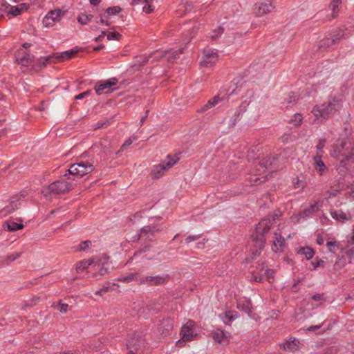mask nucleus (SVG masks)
Here are the masks:
<instances>
[{"mask_svg":"<svg viewBox=\"0 0 354 354\" xmlns=\"http://www.w3.org/2000/svg\"><path fill=\"white\" fill-rule=\"evenodd\" d=\"M173 330V321L170 319L162 320L158 327V331L164 336H167Z\"/></svg>","mask_w":354,"mask_h":354,"instance_id":"21","label":"nucleus"},{"mask_svg":"<svg viewBox=\"0 0 354 354\" xmlns=\"http://www.w3.org/2000/svg\"><path fill=\"white\" fill-rule=\"evenodd\" d=\"M218 53L212 50H204V55L200 62L201 66L209 67L218 60Z\"/></svg>","mask_w":354,"mask_h":354,"instance_id":"14","label":"nucleus"},{"mask_svg":"<svg viewBox=\"0 0 354 354\" xmlns=\"http://www.w3.org/2000/svg\"><path fill=\"white\" fill-rule=\"evenodd\" d=\"M346 255L348 258H354V246L346 251Z\"/></svg>","mask_w":354,"mask_h":354,"instance_id":"62","label":"nucleus"},{"mask_svg":"<svg viewBox=\"0 0 354 354\" xmlns=\"http://www.w3.org/2000/svg\"><path fill=\"white\" fill-rule=\"evenodd\" d=\"M94 170L93 164L88 161L80 160L76 163L71 165L70 168L67 170V174L75 176L77 177H82L84 175L91 173Z\"/></svg>","mask_w":354,"mask_h":354,"instance_id":"5","label":"nucleus"},{"mask_svg":"<svg viewBox=\"0 0 354 354\" xmlns=\"http://www.w3.org/2000/svg\"><path fill=\"white\" fill-rule=\"evenodd\" d=\"M72 189V184L64 179L56 180L45 188L42 193L47 196L51 194H59L68 192Z\"/></svg>","mask_w":354,"mask_h":354,"instance_id":"4","label":"nucleus"},{"mask_svg":"<svg viewBox=\"0 0 354 354\" xmlns=\"http://www.w3.org/2000/svg\"><path fill=\"white\" fill-rule=\"evenodd\" d=\"M77 53L76 50H71L62 52L61 53L54 54V59H57L59 62H64L72 58Z\"/></svg>","mask_w":354,"mask_h":354,"instance_id":"25","label":"nucleus"},{"mask_svg":"<svg viewBox=\"0 0 354 354\" xmlns=\"http://www.w3.org/2000/svg\"><path fill=\"white\" fill-rule=\"evenodd\" d=\"M93 16L92 15H87V14H84V13H81L78 15L77 17V21L82 24V25H86L87 24L89 21H91V19H93Z\"/></svg>","mask_w":354,"mask_h":354,"instance_id":"35","label":"nucleus"},{"mask_svg":"<svg viewBox=\"0 0 354 354\" xmlns=\"http://www.w3.org/2000/svg\"><path fill=\"white\" fill-rule=\"evenodd\" d=\"M39 299H40L39 297H35L32 299L30 304H26L25 306L32 307V306L36 305L39 302Z\"/></svg>","mask_w":354,"mask_h":354,"instance_id":"61","label":"nucleus"},{"mask_svg":"<svg viewBox=\"0 0 354 354\" xmlns=\"http://www.w3.org/2000/svg\"><path fill=\"white\" fill-rule=\"evenodd\" d=\"M66 11L62 9H56L49 11L43 19V24L46 27H51L57 22L59 21L60 18L65 14Z\"/></svg>","mask_w":354,"mask_h":354,"instance_id":"12","label":"nucleus"},{"mask_svg":"<svg viewBox=\"0 0 354 354\" xmlns=\"http://www.w3.org/2000/svg\"><path fill=\"white\" fill-rule=\"evenodd\" d=\"M201 235H189L185 239V243H189L192 241H197L200 239Z\"/></svg>","mask_w":354,"mask_h":354,"instance_id":"52","label":"nucleus"},{"mask_svg":"<svg viewBox=\"0 0 354 354\" xmlns=\"http://www.w3.org/2000/svg\"><path fill=\"white\" fill-rule=\"evenodd\" d=\"M322 154L317 152L314 157V167L317 172L320 175H323L327 170V167L322 160Z\"/></svg>","mask_w":354,"mask_h":354,"instance_id":"20","label":"nucleus"},{"mask_svg":"<svg viewBox=\"0 0 354 354\" xmlns=\"http://www.w3.org/2000/svg\"><path fill=\"white\" fill-rule=\"evenodd\" d=\"M27 9L28 6L26 3H20L17 6H12L8 3H3L0 7V11H3L13 16H18L21 15L24 10Z\"/></svg>","mask_w":354,"mask_h":354,"instance_id":"13","label":"nucleus"},{"mask_svg":"<svg viewBox=\"0 0 354 354\" xmlns=\"http://www.w3.org/2000/svg\"><path fill=\"white\" fill-rule=\"evenodd\" d=\"M91 241L89 240L82 241L80 245L77 246V250L80 252L85 251L86 250L91 248Z\"/></svg>","mask_w":354,"mask_h":354,"instance_id":"38","label":"nucleus"},{"mask_svg":"<svg viewBox=\"0 0 354 354\" xmlns=\"http://www.w3.org/2000/svg\"><path fill=\"white\" fill-rule=\"evenodd\" d=\"M266 275L268 279H272L274 276V270L272 269H268L266 270Z\"/></svg>","mask_w":354,"mask_h":354,"instance_id":"59","label":"nucleus"},{"mask_svg":"<svg viewBox=\"0 0 354 354\" xmlns=\"http://www.w3.org/2000/svg\"><path fill=\"white\" fill-rule=\"evenodd\" d=\"M133 142V140L131 138H129L121 146L120 150L123 151L124 149H127L129 146H130Z\"/></svg>","mask_w":354,"mask_h":354,"instance_id":"54","label":"nucleus"},{"mask_svg":"<svg viewBox=\"0 0 354 354\" xmlns=\"http://www.w3.org/2000/svg\"><path fill=\"white\" fill-rule=\"evenodd\" d=\"M318 210L317 203H315L310 205L308 208H306L303 212V216L304 217H308L311 216L313 214L316 212Z\"/></svg>","mask_w":354,"mask_h":354,"instance_id":"36","label":"nucleus"},{"mask_svg":"<svg viewBox=\"0 0 354 354\" xmlns=\"http://www.w3.org/2000/svg\"><path fill=\"white\" fill-rule=\"evenodd\" d=\"M108 40H120L121 35L118 32H111L106 34Z\"/></svg>","mask_w":354,"mask_h":354,"instance_id":"45","label":"nucleus"},{"mask_svg":"<svg viewBox=\"0 0 354 354\" xmlns=\"http://www.w3.org/2000/svg\"><path fill=\"white\" fill-rule=\"evenodd\" d=\"M224 32V29L223 27H218V29L214 30L212 31V34L210 35L211 38L213 39H217L220 37Z\"/></svg>","mask_w":354,"mask_h":354,"instance_id":"44","label":"nucleus"},{"mask_svg":"<svg viewBox=\"0 0 354 354\" xmlns=\"http://www.w3.org/2000/svg\"><path fill=\"white\" fill-rule=\"evenodd\" d=\"M265 180H266V178H265L264 177H263V180H261V178H259V177H257V176H254L253 177V178L251 180V181L254 183V184H253V185H257V183H261L264 182V181H265Z\"/></svg>","mask_w":354,"mask_h":354,"instance_id":"60","label":"nucleus"},{"mask_svg":"<svg viewBox=\"0 0 354 354\" xmlns=\"http://www.w3.org/2000/svg\"><path fill=\"white\" fill-rule=\"evenodd\" d=\"M274 9L271 0H257L253 8V13L257 17H261L271 12Z\"/></svg>","mask_w":354,"mask_h":354,"instance_id":"9","label":"nucleus"},{"mask_svg":"<svg viewBox=\"0 0 354 354\" xmlns=\"http://www.w3.org/2000/svg\"><path fill=\"white\" fill-rule=\"evenodd\" d=\"M20 207V203H19V200H12L10 204L4 208V211L6 214H11L16 209H19Z\"/></svg>","mask_w":354,"mask_h":354,"instance_id":"32","label":"nucleus"},{"mask_svg":"<svg viewBox=\"0 0 354 354\" xmlns=\"http://www.w3.org/2000/svg\"><path fill=\"white\" fill-rule=\"evenodd\" d=\"M325 262L322 260H317V261L312 262L311 265L313 266V270H315L318 267H324Z\"/></svg>","mask_w":354,"mask_h":354,"instance_id":"51","label":"nucleus"},{"mask_svg":"<svg viewBox=\"0 0 354 354\" xmlns=\"http://www.w3.org/2000/svg\"><path fill=\"white\" fill-rule=\"evenodd\" d=\"M194 322L189 320L185 325L183 326L180 331L182 339L184 341H189L193 337V326Z\"/></svg>","mask_w":354,"mask_h":354,"instance_id":"18","label":"nucleus"},{"mask_svg":"<svg viewBox=\"0 0 354 354\" xmlns=\"http://www.w3.org/2000/svg\"><path fill=\"white\" fill-rule=\"evenodd\" d=\"M136 276H137V274L130 273L125 277H120L119 281H122V282H130V281H133V279H137Z\"/></svg>","mask_w":354,"mask_h":354,"instance_id":"42","label":"nucleus"},{"mask_svg":"<svg viewBox=\"0 0 354 354\" xmlns=\"http://www.w3.org/2000/svg\"><path fill=\"white\" fill-rule=\"evenodd\" d=\"M99 21L101 24H105L106 26H109L110 25V23L109 22V21L106 19V16L104 15H100V20H99Z\"/></svg>","mask_w":354,"mask_h":354,"instance_id":"56","label":"nucleus"},{"mask_svg":"<svg viewBox=\"0 0 354 354\" xmlns=\"http://www.w3.org/2000/svg\"><path fill=\"white\" fill-rule=\"evenodd\" d=\"M21 252H15L12 254H8L6 257V263H8L11 261H14L15 260L21 257Z\"/></svg>","mask_w":354,"mask_h":354,"instance_id":"41","label":"nucleus"},{"mask_svg":"<svg viewBox=\"0 0 354 354\" xmlns=\"http://www.w3.org/2000/svg\"><path fill=\"white\" fill-rule=\"evenodd\" d=\"M342 107V100L333 95H330L324 103L320 105H315L312 113L315 116L314 124H321L326 120L332 117Z\"/></svg>","mask_w":354,"mask_h":354,"instance_id":"1","label":"nucleus"},{"mask_svg":"<svg viewBox=\"0 0 354 354\" xmlns=\"http://www.w3.org/2000/svg\"><path fill=\"white\" fill-rule=\"evenodd\" d=\"M344 187V185L341 183L338 182V184L337 185H330V188L333 189V195L335 196L336 193L339 192L341 189H343Z\"/></svg>","mask_w":354,"mask_h":354,"instance_id":"47","label":"nucleus"},{"mask_svg":"<svg viewBox=\"0 0 354 354\" xmlns=\"http://www.w3.org/2000/svg\"><path fill=\"white\" fill-rule=\"evenodd\" d=\"M184 48H181L178 50H167L164 52H157L155 55L154 59L159 61L162 57H166L169 62H173L176 59L180 54L183 53Z\"/></svg>","mask_w":354,"mask_h":354,"instance_id":"15","label":"nucleus"},{"mask_svg":"<svg viewBox=\"0 0 354 354\" xmlns=\"http://www.w3.org/2000/svg\"><path fill=\"white\" fill-rule=\"evenodd\" d=\"M94 263L93 259H84L77 263L76 266V271L80 273L85 270L89 266Z\"/></svg>","mask_w":354,"mask_h":354,"instance_id":"27","label":"nucleus"},{"mask_svg":"<svg viewBox=\"0 0 354 354\" xmlns=\"http://www.w3.org/2000/svg\"><path fill=\"white\" fill-rule=\"evenodd\" d=\"M347 145L346 142H342L341 149L334 150L333 152L334 155L337 157L339 156L344 157L340 160L339 165L337 169L339 174L342 176H344L347 173L348 167H354V153L349 150L350 147L347 146Z\"/></svg>","mask_w":354,"mask_h":354,"instance_id":"3","label":"nucleus"},{"mask_svg":"<svg viewBox=\"0 0 354 354\" xmlns=\"http://www.w3.org/2000/svg\"><path fill=\"white\" fill-rule=\"evenodd\" d=\"M298 254L304 255L308 260H310L313 257L315 251L310 247H302L299 250Z\"/></svg>","mask_w":354,"mask_h":354,"instance_id":"31","label":"nucleus"},{"mask_svg":"<svg viewBox=\"0 0 354 354\" xmlns=\"http://www.w3.org/2000/svg\"><path fill=\"white\" fill-rule=\"evenodd\" d=\"M142 218V213L140 212L135 213L131 217H129V220L132 224H135L136 222L140 221Z\"/></svg>","mask_w":354,"mask_h":354,"instance_id":"46","label":"nucleus"},{"mask_svg":"<svg viewBox=\"0 0 354 354\" xmlns=\"http://www.w3.org/2000/svg\"><path fill=\"white\" fill-rule=\"evenodd\" d=\"M344 38V32L342 30H338L328 34L325 38L322 39L319 43V49L325 50L330 46L338 43Z\"/></svg>","mask_w":354,"mask_h":354,"instance_id":"8","label":"nucleus"},{"mask_svg":"<svg viewBox=\"0 0 354 354\" xmlns=\"http://www.w3.org/2000/svg\"><path fill=\"white\" fill-rule=\"evenodd\" d=\"M169 277L167 274L156 276H145L138 279L139 284H147L148 286H160L167 283Z\"/></svg>","mask_w":354,"mask_h":354,"instance_id":"10","label":"nucleus"},{"mask_svg":"<svg viewBox=\"0 0 354 354\" xmlns=\"http://www.w3.org/2000/svg\"><path fill=\"white\" fill-rule=\"evenodd\" d=\"M213 108L212 104H209V102H207L205 104H204L200 110H198V112H205L210 109Z\"/></svg>","mask_w":354,"mask_h":354,"instance_id":"58","label":"nucleus"},{"mask_svg":"<svg viewBox=\"0 0 354 354\" xmlns=\"http://www.w3.org/2000/svg\"><path fill=\"white\" fill-rule=\"evenodd\" d=\"M311 299L315 301H319L321 303L326 301L324 294H315L311 297Z\"/></svg>","mask_w":354,"mask_h":354,"instance_id":"48","label":"nucleus"},{"mask_svg":"<svg viewBox=\"0 0 354 354\" xmlns=\"http://www.w3.org/2000/svg\"><path fill=\"white\" fill-rule=\"evenodd\" d=\"M241 118L240 113L234 112L232 115L229 116L228 118H225L223 122H226L229 128H232L236 124Z\"/></svg>","mask_w":354,"mask_h":354,"instance_id":"26","label":"nucleus"},{"mask_svg":"<svg viewBox=\"0 0 354 354\" xmlns=\"http://www.w3.org/2000/svg\"><path fill=\"white\" fill-rule=\"evenodd\" d=\"M235 90H233L230 94L227 95L224 91H221L218 95L210 99L208 102L209 104H212L213 107L219 104L220 102L228 100L230 96L234 93Z\"/></svg>","mask_w":354,"mask_h":354,"instance_id":"23","label":"nucleus"},{"mask_svg":"<svg viewBox=\"0 0 354 354\" xmlns=\"http://www.w3.org/2000/svg\"><path fill=\"white\" fill-rule=\"evenodd\" d=\"M90 93H91V91H85V92L81 93H80L79 95H76L75 98L76 100H82V99H84L85 97H86V96L89 95H90Z\"/></svg>","mask_w":354,"mask_h":354,"instance_id":"53","label":"nucleus"},{"mask_svg":"<svg viewBox=\"0 0 354 354\" xmlns=\"http://www.w3.org/2000/svg\"><path fill=\"white\" fill-rule=\"evenodd\" d=\"M149 249V245H145V247L139 249L136 253H135V255L138 254H141V253H143V252H145L147 251H148Z\"/></svg>","mask_w":354,"mask_h":354,"instance_id":"63","label":"nucleus"},{"mask_svg":"<svg viewBox=\"0 0 354 354\" xmlns=\"http://www.w3.org/2000/svg\"><path fill=\"white\" fill-rule=\"evenodd\" d=\"M294 186L295 188L304 189L305 187V183L302 180H297L296 182H294Z\"/></svg>","mask_w":354,"mask_h":354,"instance_id":"55","label":"nucleus"},{"mask_svg":"<svg viewBox=\"0 0 354 354\" xmlns=\"http://www.w3.org/2000/svg\"><path fill=\"white\" fill-rule=\"evenodd\" d=\"M118 82V79L115 77L109 79L104 82H101L100 84L96 85L94 88L96 94L97 95H100L104 93H109V88H111V86L116 85Z\"/></svg>","mask_w":354,"mask_h":354,"instance_id":"16","label":"nucleus"},{"mask_svg":"<svg viewBox=\"0 0 354 354\" xmlns=\"http://www.w3.org/2000/svg\"><path fill=\"white\" fill-rule=\"evenodd\" d=\"M298 100H299V97H297V95L295 93H291L289 95L288 97L285 99V101L283 103H286L287 104H294L296 102H297Z\"/></svg>","mask_w":354,"mask_h":354,"instance_id":"40","label":"nucleus"},{"mask_svg":"<svg viewBox=\"0 0 354 354\" xmlns=\"http://www.w3.org/2000/svg\"><path fill=\"white\" fill-rule=\"evenodd\" d=\"M326 144V140L325 139H319L318 141V143L316 146V148L317 149V152H319L322 154V150Z\"/></svg>","mask_w":354,"mask_h":354,"instance_id":"50","label":"nucleus"},{"mask_svg":"<svg viewBox=\"0 0 354 354\" xmlns=\"http://www.w3.org/2000/svg\"><path fill=\"white\" fill-rule=\"evenodd\" d=\"M342 4V0H332L330 5H329V8H330V10H332L333 13H332V17L334 18L337 16V14L339 11V7L341 6Z\"/></svg>","mask_w":354,"mask_h":354,"instance_id":"33","label":"nucleus"},{"mask_svg":"<svg viewBox=\"0 0 354 354\" xmlns=\"http://www.w3.org/2000/svg\"><path fill=\"white\" fill-rule=\"evenodd\" d=\"M236 313L233 311L225 312L221 317V319L225 324L230 325L232 321H234L236 316Z\"/></svg>","mask_w":354,"mask_h":354,"instance_id":"29","label":"nucleus"},{"mask_svg":"<svg viewBox=\"0 0 354 354\" xmlns=\"http://www.w3.org/2000/svg\"><path fill=\"white\" fill-rule=\"evenodd\" d=\"M68 304L62 303L61 301L57 305V310L60 311L62 313H66L68 310Z\"/></svg>","mask_w":354,"mask_h":354,"instance_id":"49","label":"nucleus"},{"mask_svg":"<svg viewBox=\"0 0 354 354\" xmlns=\"http://www.w3.org/2000/svg\"><path fill=\"white\" fill-rule=\"evenodd\" d=\"M16 62L18 64L23 66H32L33 69L36 68V62L35 57L24 50L18 51L15 55Z\"/></svg>","mask_w":354,"mask_h":354,"instance_id":"11","label":"nucleus"},{"mask_svg":"<svg viewBox=\"0 0 354 354\" xmlns=\"http://www.w3.org/2000/svg\"><path fill=\"white\" fill-rule=\"evenodd\" d=\"M153 10V8H152L151 6L150 5H145L143 7V11L146 13H150Z\"/></svg>","mask_w":354,"mask_h":354,"instance_id":"64","label":"nucleus"},{"mask_svg":"<svg viewBox=\"0 0 354 354\" xmlns=\"http://www.w3.org/2000/svg\"><path fill=\"white\" fill-rule=\"evenodd\" d=\"M122 11V8L120 6L109 7L106 10V12L108 15H115L120 13Z\"/></svg>","mask_w":354,"mask_h":354,"instance_id":"39","label":"nucleus"},{"mask_svg":"<svg viewBox=\"0 0 354 354\" xmlns=\"http://www.w3.org/2000/svg\"><path fill=\"white\" fill-rule=\"evenodd\" d=\"M249 104L250 102H248L247 100L243 101L239 106V109L235 112L240 113V115L241 116L242 114L246 111Z\"/></svg>","mask_w":354,"mask_h":354,"instance_id":"43","label":"nucleus"},{"mask_svg":"<svg viewBox=\"0 0 354 354\" xmlns=\"http://www.w3.org/2000/svg\"><path fill=\"white\" fill-rule=\"evenodd\" d=\"M214 339L218 343H225L228 342L230 333L221 329H216L212 333Z\"/></svg>","mask_w":354,"mask_h":354,"instance_id":"24","label":"nucleus"},{"mask_svg":"<svg viewBox=\"0 0 354 354\" xmlns=\"http://www.w3.org/2000/svg\"><path fill=\"white\" fill-rule=\"evenodd\" d=\"M282 347L286 351H292L296 350L298 346L296 343V339H293L292 340L290 339V340L284 342L282 344Z\"/></svg>","mask_w":354,"mask_h":354,"instance_id":"34","label":"nucleus"},{"mask_svg":"<svg viewBox=\"0 0 354 354\" xmlns=\"http://www.w3.org/2000/svg\"><path fill=\"white\" fill-rule=\"evenodd\" d=\"M285 245V239L281 235V232L278 229L274 233V240L272 246V250L274 252H281Z\"/></svg>","mask_w":354,"mask_h":354,"instance_id":"17","label":"nucleus"},{"mask_svg":"<svg viewBox=\"0 0 354 354\" xmlns=\"http://www.w3.org/2000/svg\"><path fill=\"white\" fill-rule=\"evenodd\" d=\"M167 158L168 159V161H162L158 165L154 166V167L151 170V174L153 178H160L162 176L164 171L171 168L178 160V158L177 156H174L172 157L170 154H169L167 155Z\"/></svg>","mask_w":354,"mask_h":354,"instance_id":"7","label":"nucleus"},{"mask_svg":"<svg viewBox=\"0 0 354 354\" xmlns=\"http://www.w3.org/2000/svg\"><path fill=\"white\" fill-rule=\"evenodd\" d=\"M302 115L300 113H295L290 120L289 122L295 126H299L302 122Z\"/></svg>","mask_w":354,"mask_h":354,"instance_id":"37","label":"nucleus"},{"mask_svg":"<svg viewBox=\"0 0 354 354\" xmlns=\"http://www.w3.org/2000/svg\"><path fill=\"white\" fill-rule=\"evenodd\" d=\"M276 216H277V215H274L272 219L269 218H263L257 225L255 232L252 236V245L254 248L251 250L252 259L259 255L263 249L266 243L265 235L270 231Z\"/></svg>","mask_w":354,"mask_h":354,"instance_id":"2","label":"nucleus"},{"mask_svg":"<svg viewBox=\"0 0 354 354\" xmlns=\"http://www.w3.org/2000/svg\"><path fill=\"white\" fill-rule=\"evenodd\" d=\"M331 216L342 223H345L346 221H351L352 219L351 215L350 213H345L342 210H333L330 212Z\"/></svg>","mask_w":354,"mask_h":354,"instance_id":"22","label":"nucleus"},{"mask_svg":"<svg viewBox=\"0 0 354 354\" xmlns=\"http://www.w3.org/2000/svg\"><path fill=\"white\" fill-rule=\"evenodd\" d=\"M54 59L53 55H50L47 57H41L37 62H36V68L35 71H39L41 68L45 67L46 64L52 61Z\"/></svg>","mask_w":354,"mask_h":354,"instance_id":"28","label":"nucleus"},{"mask_svg":"<svg viewBox=\"0 0 354 354\" xmlns=\"http://www.w3.org/2000/svg\"><path fill=\"white\" fill-rule=\"evenodd\" d=\"M145 341L142 333H134L127 343L128 354H142Z\"/></svg>","mask_w":354,"mask_h":354,"instance_id":"6","label":"nucleus"},{"mask_svg":"<svg viewBox=\"0 0 354 354\" xmlns=\"http://www.w3.org/2000/svg\"><path fill=\"white\" fill-rule=\"evenodd\" d=\"M213 108L212 104H209V102H207L205 104H204L200 110H198V112H205L210 109Z\"/></svg>","mask_w":354,"mask_h":354,"instance_id":"57","label":"nucleus"},{"mask_svg":"<svg viewBox=\"0 0 354 354\" xmlns=\"http://www.w3.org/2000/svg\"><path fill=\"white\" fill-rule=\"evenodd\" d=\"M158 231L159 229L156 226H144L140 230L139 239L141 237H145V240L151 241L155 233Z\"/></svg>","mask_w":354,"mask_h":354,"instance_id":"19","label":"nucleus"},{"mask_svg":"<svg viewBox=\"0 0 354 354\" xmlns=\"http://www.w3.org/2000/svg\"><path fill=\"white\" fill-rule=\"evenodd\" d=\"M6 226L7 229L10 232H15L18 230H21L24 227V225L21 223H17L15 221H7L5 222L3 224L4 228H6Z\"/></svg>","mask_w":354,"mask_h":354,"instance_id":"30","label":"nucleus"}]
</instances>
